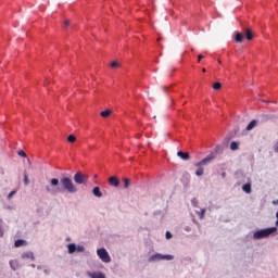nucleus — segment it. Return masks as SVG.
I'll return each mask as SVG.
<instances>
[{"instance_id":"6e6552de","label":"nucleus","mask_w":278,"mask_h":278,"mask_svg":"<svg viewBox=\"0 0 278 278\" xmlns=\"http://www.w3.org/2000/svg\"><path fill=\"white\" fill-rule=\"evenodd\" d=\"M232 38H233L235 42H239V43L244 42V36H242V34L240 31H235V35Z\"/></svg>"},{"instance_id":"9d476101","label":"nucleus","mask_w":278,"mask_h":278,"mask_svg":"<svg viewBox=\"0 0 278 278\" xmlns=\"http://www.w3.org/2000/svg\"><path fill=\"white\" fill-rule=\"evenodd\" d=\"M88 276L90 278H105V274H103L101 271L88 273Z\"/></svg>"},{"instance_id":"20e7f679","label":"nucleus","mask_w":278,"mask_h":278,"mask_svg":"<svg viewBox=\"0 0 278 278\" xmlns=\"http://www.w3.org/2000/svg\"><path fill=\"white\" fill-rule=\"evenodd\" d=\"M74 181L77 186H86V184H88V175L77 172L74 175Z\"/></svg>"},{"instance_id":"dca6fc26","label":"nucleus","mask_w":278,"mask_h":278,"mask_svg":"<svg viewBox=\"0 0 278 278\" xmlns=\"http://www.w3.org/2000/svg\"><path fill=\"white\" fill-rule=\"evenodd\" d=\"M50 186H52V188H55V187L60 186V179H58V178H52V179L50 180Z\"/></svg>"},{"instance_id":"1a4fd4ad","label":"nucleus","mask_w":278,"mask_h":278,"mask_svg":"<svg viewBox=\"0 0 278 278\" xmlns=\"http://www.w3.org/2000/svg\"><path fill=\"white\" fill-rule=\"evenodd\" d=\"M243 33H244L247 40H253V30H251V28H249V27L243 28Z\"/></svg>"},{"instance_id":"b1692460","label":"nucleus","mask_w":278,"mask_h":278,"mask_svg":"<svg viewBox=\"0 0 278 278\" xmlns=\"http://www.w3.org/2000/svg\"><path fill=\"white\" fill-rule=\"evenodd\" d=\"M220 88H223V85L220 83H215L213 85V90H220Z\"/></svg>"},{"instance_id":"2f4dec72","label":"nucleus","mask_w":278,"mask_h":278,"mask_svg":"<svg viewBox=\"0 0 278 278\" xmlns=\"http://www.w3.org/2000/svg\"><path fill=\"white\" fill-rule=\"evenodd\" d=\"M203 58H205V56H203V54H199V55H198V62L202 61Z\"/></svg>"},{"instance_id":"4be33fe9","label":"nucleus","mask_w":278,"mask_h":278,"mask_svg":"<svg viewBox=\"0 0 278 278\" xmlns=\"http://www.w3.org/2000/svg\"><path fill=\"white\" fill-rule=\"evenodd\" d=\"M22 257H24V258L27 257V258L34 260V253H31V252L24 253L22 255Z\"/></svg>"},{"instance_id":"ea45409f","label":"nucleus","mask_w":278,"mask_h":278,"mask_svg":"<svg viewBox=\"0 0 278 278\" xmlns=\"http://www.w3.org/2000/svg\"><path fill=\"white\" fill-rule=\"evenodd\" d=\"M276 151H277V153H278V147L276 148Z\"/></svg>"},{"instance_id":"f3484780","label":"nucleus","mask_w":278,"mask_h":278,"mask_svg":"<svg viewBox=\"0 0 278 278\" xmlns=\"http://www.w3.org/2000/svg\"><path fill=\"white\" fill-rule=\"evenodd\" d=\"M68 249V253H75V251H77V245H75V243H70L67 245Z\"/></svg>"},{"instance_id":"2eb2a0df","label":"nucleus","mask_w":278,"mask_h":278,"mask_svg":"<svg viewBox=\"0 0 278 278\" xmlns=\"http://www.w3.org/2000/svg\"><path fill=\"white\" fill-rule=\"evenodd\" d=\"M111 114H112V111L105 110V111H102V112L100 113V116H102V118H108V117L111 116Z\"/></svg>"},{"instance_id":"9b49d317","label":"nucleus","mask_w":278,"mask_h":278,"mask_svg":"<svg viewBox=\"0 0 278 278\" xmlns=\"http://www.w3.org/2000/svg\"><path fill=\"white\" fill-rule=\"evenodd\" d=\"M178 157H180V160H190V153L188 152H184V151H178L177 152Z\"/></svg>"},{"instance_id":"39448f33","label":"nucleus","mask_w":278,"mask_h":278,"mask_svg":"<svg viewBox=\"0 0 278 278\" xmlns=\"http://www.w3.org/2000/svg\"><path fill=\"white\" fill-rule=\"evenodd\" d=\"M97 255L100 257L101 261L104 262V264H110V262H112V258L110 257V254L108 253V250H105V248L98 249Z\"/></svg>"},{"instance_id":"cd10ccee","label":"nucleus","mask_w":278,"mask_h":278,"mask_svg":"<svg viewBox=\"0 0 278 278\" xmlns=\"http://www.w3.org/2000/svg\"><path fill=\"white\" fill-rule=\"evenodd\" d=\"M200 218L201 220H203V218H205V208H202L200 212Z\"/></svg>"},{"instance_id":"58836bf2","label":"nucleus","mask_w":278,"mask_h":278,"mask_svg":"<svg viewBox=\"0 0 278 278\" xmlns=\"http://www.w3.org/2000/svg\"><path fill=\"white\" fill-rule=\"evenodd\" d=\"M206 72V70L205 68H202V73H205Z\"/></svg>"},{"instance_id":"393cba45","label":"nucleus","mask_w":278,"mask_h":278,"mask_svg":"<svg viewBox=\"0 0 278 278\" xmlns=\"http://www.w3.org/2000/svg\"><path fill=\"white\" fill-rule=\"evenodd\" d=\"M3 220L0 219V238H3Z\"/></svg>"},{"instance_id":"4468645a","label":"nucleus","mask_w":278,"mask_h":278,"mask_svg":"<svg viewBox=\"0 0 278 278\" xmlns=\"http://www.w3.org/2000/svg\"><path fill=\"white\" fill-rule=\"evenodd\" d=\"M257 125V121L253 119L251 121L247 126V131H251L255 126Z\"/></svg>"},{"instance_id":"f8f14e48","label":"nucleus","mask_w":278,"mask_h":278,"mask_svg":"<svg viewBox=\"0 0 278 278\" xmlns=\"http://www.w3.org/2000/svg\"><path fill=\"white\" fill-rule=\"evenodd\" d=\"M92 194H94L96 197H98V199H101V197H103V192H101V188L99 187H94L92 189Z\"/></svg>"},{"instance_id":"a878e982","label":"nucleus","mask_w":278,"mask_h":278,"mask_svg":"<svg viewBox=\"0 0 278 278\" xmlns=\"http://www.w3.org/2000/svg\"><path fill=\"white\" fill-rule=\"evenodd\" d=\"M17 155H20L21 157H27V154H26L25 151H23V150H20V151L17 152Z\"/></svg>"},{"instance_id":"5701e85b","label":"nucleus","mask_w":278,"mask_h":278,"mask_svg":"<svg viewBox=\"0 0 278 278\" xmlns=\"http://www.w3.org/2000/svg\"><path fill=\"white\" fill-rule=\"evenodd\" d=\"M77 140V137H75V135H70L68 137H67V142H75Z\"/></svg>"},{"instance_id":"a211bd4d","label":"nucleus","mask_w":278,"mask_h":278,"mask_svg":"<svg viewBox=\"0 0 278 278\" xmlns=\"http://www.w3.org/2000/svg\"><path fill=\"white\" fill-rule=\"evenodd\" d=\"M230 149H231V151H238V149H240V146H239L238 142L232 141V142L230 143Z\"/></svg>"},{"instance_id":"72a5a7b5","label":"nucleus","mask_w":278,"mask_h":278,"mask_svg":"<svg viewBox=\"0 0 278 278\" xmlns=\"http://www.w3.org/2000/svg\"><path fill=\"white\" fill-rule=\"evenodd\" d=\"M64 25H65L66 27H68V25H71V21L66 20V21L64 22Z\"/></svg>"},{"instance_id":"f257e3e1","label":"nucleus","mask_w":278,"mask_h":278,"mask_svg":"<svg viewBox=\"0 0 278 278\" xmlns=\"http://www.w3.org/2000/svg\"><path fill=\"white\" fill-rule=\"evenodd\" d=\"M61 185L63 186V190H66L70 194H75L78 192L77 186H75V182H73V179L70 177H63L60 180Z\"/></svg>"},{"instance_id":"6ab92c4d","label":"nucleus","mask_w":278,"mask_h":278,"mask_svg":"<svg viewBox=\"0 0 278 278\" xmlns=\"http://www.w3.org/2000/svg\"><path fill=\"white\" fill-rule=\"evenodd\" d=\"M23 244H25V240H23V239H18L14 242V247H16V248L23 247Z\"/></svg>"},{"instance_id":"f704fd0d","label":"nucleus","mask_w":278,"mask_h":278,"mask_svg":"<svg viewBox=\"0 0 278 278\" xmlns=\"http://www.w3.org/2000/svg\"><path fill=\"white\" fill-rule=\"evenodd\" d=\"M276 218H277V220H276V227H278V211H277V213H276Z\"/></svg>"},{"instance_id":"aec40b11","label":"nucleus","mask_w":278,"mask_h":278,"mask_svg":"<svg viewBox=\"0 0 278 278\" xmlns=\"http://www.w3.org/2000/svg\"><path fill=\"white\" fill-rule=\"evenodd\" d=\"M24 184L25 186H29V176L27 175V172L24 173Z\"/></svg>"},{"instance_id":"4c0bfd02","label":"nucleus","mask_w":278,"mask_h":278,"mask_svg":"<svg viewBox=\"0 0 278 278\" xmlns=\"http://www.w3.org/2000/svg\"><path fill=\"white\" fill-rule=\"evenodd\" d=\"M55 192H62V189L58 188V189L55 190Z\"/></svg>"},{"instance_id":"7ed1b4c3","label":"nucleus","mask_w":278,"mask_h":278,"mask_svg":"<svg viewBox=\"0 0 278 278\" xmlns=\"http://www.w3.org/2000/svg\"><path fill=\"white\" fill-rule=\"evenodd\" d=\"M212 160H214V155L210 154L202 161L194 164V166H197V168H198V170L195 172L197 177H202L205 169H203V167H201V166H205V164H210V162H212Z\"/></svg>"},{"instance_id":"f03ea898","label":"nucleus","mask_w":278,"mask_h":278,"mask_svg":"<svg viewBox=\"0 0 278 278\" xmlns=\"http://www.w3.org/2000/svg\"><path fill=\"white\" fill-rule=\"evenodd\" d=\"M275 231H277L276 227L261 229L253 233V239L262 240V238H268V236H270L271 233H275Z\"/></svg>"},{"instance_id":"412c9836","label":"nucleus","mask_w":278,"mask_h":278,"mask_svg":"<svg viewBox=\"0 0 278 278\" xmlns=\"http://www.w3.org/2000/svg\"><path fill=\"white\" fill-rule=\"evenodd\" d=\"M123 181H124V188L125 189L129 188V184H131V180H129V178H124Z\"/></svg>"},{"instance_id":"bb28decb","label":"nucleus","mask_w":278,"mask_h":278,"mask_svg":"<svg viewBox=\"0 0 278 278\" xmlns=\"http://www.w3.org/2000/svg\"><path fill=\"white\" fill-rule=\"evenodd\" d=\"M118 66H119V64L116 61L111 63V68H118Z\"/></svg>"},{"instance_id":"423d86ee","label":"nucleus","mask_w":278,"mask_h":278,"mask_svg":"<svg viewBox=\"0 0 278 278\" xmlns=\"http://www.w3.org/2000/svg\"><path fill=\"white\" fill-rule=\"evenodd\" d=\"M156 260H167L170 262L172 260H175V256L168 254V255H162V254H154L149 258V262H155Z\"/></svg>"},{"instance_id":"ddd939ff","label":"nucleus","mask_w":278,"mask_h":278,"mask_svg":"<svg viewBox=\"0 0 278 278\" xmlns=\"http://www.w3.org/2000/svg\"><path fill=\"white\" fill-rule=\"evenodd\" d=\"M242 190H243V192H245V194H251V192H252L251 182H247L245 185H243Z\"/></svg>"},{"instance_id":"473e14b6","label":"nucleus","mask_w":278,"mask_h":278,"mask_svg":"<svg viewBox=\"0 0 278 278\" xmlns=\"http://www.w3.org/2000/svg\"><path fill=\"white\" fill-rule=\"evenodd\" d=\"M162 90H163V92H168V87L163 86V87H162Z\"/></svg>"},{"instance_id":"e433bc0d","label":"nucleus","mask_w":278,"mask_h":278,"mask_svg":"<svg viewBox=\"0 0 278 278\" xmlns=\"http://www.w3.org/2000/svg\"><path fill=\"white\" fill-rule=\"evenodd\" d=\"M47 192H51V188L46 187Z\"/></svg>"},{"instance_id":"7c9ffc66","label":"nucleus","mask_w":278,"mask_h":278,"mask_svg":"<svg viewBox=\"0 0 278 278\" xmlns=\"http://www.w3.org/2000/svg\"><path fill=\"white\" fill-rule=\"evenodd\" d=\"M77 251H79L80 253L84 252V245H78Z\"/></svg>"},{"instance_id":"c9c22d12","label":"nucleus","mask_w":278,"mask_h":278,"mask_svg":"<svg viewBox=\"0 0 278 278\" xmlns=\"http://www.w3.org/2000/svg\"><path fill=\"white\" fill-rule=\"evenodd\" d=\"M222 177H223V179H225V178L227 177V173L224 172V173L222 174Z\"/></svg>"},{"instance_id":"c85d7f7f","label":"nucleus","mask_w":278,"mask_h":278,"mask_svg":"<svg viewBox=\"0 0 278 278\" xmlns=\"http://www.w3.org/2000/svg\"><path fill=\"white\" fill-rule=\"evenodd\" d=\"M14 194H16V190H13L11 191L9 194H8V199H12V197H14Z\"/></svg>"},{"instance_id":"0eeeda50","label":"nucleus","mask_w":278,"mask_h":278,"mask_svg":"<svg viewBox=\"0 0 278 278\" xmlns=\"http://www.w3.org/2000/svg\"><path fill=\"white\" fill-rule=\"evenodd\" d=\"M110 186H113L114 188H118L121 186V180L116 176H112L109 178Z\"/></svg>"},{"instance_id":"c756f323","label":"nucleus","mask_w":278,"mask_h":278,"mask_svg":"<svg viewBox=\"0 0 278 278\" xmlns=\"http://www.w3.org/2000/svg\"><path fill=\"white\" fill-rule=\"evenodd\" d=\"M165 236L167 240H170V238H173V235L170 233V231H166Z\"/></svg>"}]
</instances>
